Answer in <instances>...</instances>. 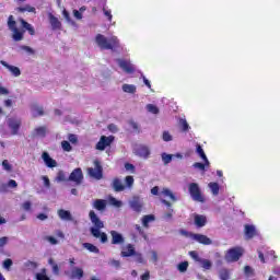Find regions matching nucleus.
<instances>
[{
  "label": "nucleus",
  "instance_id": "nucleus-18",
  "mask_svg": "<svg viewBox=\"0 0 280 280\" xmlns=\"http://www.w3.org/2000/svg\"><path fill=\"white\" fill-rule=\"evenodd\" d=\"M110 187L117 194L126 190V185H124V182H121V179L119 177H116L113 179Z\"/></svg>",
  "mask_w": 280,
  "mask_h": 280
},
{
  "label": "nucleus",
  "instance_id": "nucleus-29",
  "mask_svg": "<svg viewBox=\"0 0 280 280\" xmlns=\"http://www.w3.org/2000/svg\"><path fill=\"white\" fill-rule=\"evenodd\" d=\"M156 220V217L154 214H147L142 217V225L144 229H150V222H154Z\"/></svg>",
  "mask_w": 280,
  "mask_h": 280
},
{
  "label": "nucleus",
  "instance_id": "nucleus-22",
  "mask_svg": "<svg viewBox=\"0 0 280 280\" xmlns=\"http://www.w3.org/2000/svg\"><path fill=\"white\" fill-rule=\"evenodd\" d=\"M31 113L33 117H43L45 115V108L38 104H33L31 106Z\"/></svg>",
  "mask_w": 280,
  "mask_h": 280
},
{
  "label": "nucleus",
  "instance_id": "nucleus-47",
  "mask_svg": "<svg viewBox=\"0 0 280 280\" xmlns=\"http://www.w3.org/2000/svg\"><path fill=\"white\" fill-rule=\"evenodd\" d=\"M61 148L63 150V152H71V150H73V147L71 145V142L63 140L61 142Z\"/></svg>",
  "mask_w": 280,
  "mask_h": 280
},
{
  "label": "nucleus",
  "instance_id": "nucleus-61",
  "mask_svg": "<svg viewBox=\"0 0 280 280\" xmlns=\"http://www.w3.org/2000/svg\"><path fill=\"white\" fill-rule=\"evenodd\" d=\"M22 209H24V211H32V201H25L22 205Z\"/></svg>",
  "mask_w": 280,
  "mask_h": 280
},
{
  "label": "nucleus",
  "instance_id": "nucleus-55",
  "mask_svg": "<svg viewBox=\"0 0 280 280\" xmlns=\"http://www.w3.org/2000/svg\"><path fill=\"white\" fill-rule=\"evenodd\" d=\"M2 167L5 172H12V164L8 160L2 161Z\"/></svg>",
  "mask_w": 280,
  "mask_h": 280
},
{
  "label": "nucleus",
  "instance_id": "nucleus-56",
  "mask_svg": "<svg viewBox=\"0 0 280 280\" xmlns=\"http://www.w3.org/2000/svg\"><path fill=\"white\" fill-rule=\"evenodd\" d=\"M136 231H138L139 235H141L143 240H148V234H145V231H143L139 224H136Z\"/></svg>",
  "mask_w": 280,
  "mask_h": 280
},
{
  "label": "nucleus",
  "instance_id": "nucleus-52",
  "mask_svg": "<svg viewBox=\"0 0 280 280\" xmlns=\"http://www.w3.org/2000/svg\"><path fill=\"white\" fill-rule=\"evenodd\" d=\"M125 183H126V187H128L130 189L132 187V185H135V177H132L130 175L126 176Z\"/></svg>",
  "mask_w": 280,
  "mask_h": 280
},
{
  "label": "nucleus",
  "instance_id": "nucleus-7",
  "mask_svg": "<svg viewBox=\"0 0 280 280\" xmlns=\"http://www.w3.org/2000/svg\"><path fill=\"white\" fill-rule=\"evenodd\" d=\"M68 180L69 183H74L75 186H79L82 183V180H84V173H82V168L80 167L74 168L70 173Z\"/></svg>",
  "mask_w": 280,
  "mask_h": 280
},
{
  "label": "nucleus",
  "instance_id": "nucleus-20",
  "mask_svg": "<svg viewBox=\"0 0 280 280\" xmlns=\"http://www.w3.org/2000/svg\"><path fill=\"white\" fill-rule=\"evenodd\" d=\"M194 224L197 229H202L203 226H207V215L195 214L194 215Z\"/></svg>",
  "mask_w": 280,
  "mask_h": 280
},
{
  "label": "nucleus",
  "instance_id": "nucleus-21",
  "mask_svg": "<svg viewBox=\"0 0 280 280\" xmlns=\"http://www.w3.org/2000/svg\"><path fill=\"white\" fill-rule=\"evenodd\" d=\"M66 275L69 277V279H82L84 277V270L79 267H73L71 272L66 271Z\"/></svg>",
  "mask_w": 280,
  "mask_h": 280
},
{
  "label": "nucleus",
  "instance_id": "nucleus-19",
  "mask_svg": "<svg viewBox=\"0 0 280 280\" xmlns=\"http://www.w3.org/2000/svg\"><path fill=\"white\" fill-rule=\"evenodd\" d=\"M0 65H2V67H5V69H8V71H10L12 75H14V78H19V75H21V69L19 67L12 66L4 60H1Z\"/></svg>",
  "mask_w": 280,
  "mask_h": 280
},
{
  "label": "nucleus",
  "instance_id": "nucleus-39",
  "mask_svg": "<svg viewBox=\"0 0 280 280\" xmlns=\"http://www.w3.org/2000/svg\"><path fill=\"white\" fill-rule=\"evenodd\" d=\"M48 264L52 268V275H60V267L58 266V264H56V261H54V258H49Z\"/></svg>",
  "mask_w": 280,
  "mask_h": 280
},
{
  "label": "nucleus",
  "instance_id": "nucleus-60",
  "mask_svg": "<svg viewBox=\"0 0 280 280\" xmlns=\"http://www.w3.org/2000/svg\"><path fill=\"white\" fill-rule=\"evenodd\" d=\"M42 180H44V186L46 187V189H49V187H51V182L49 180V177L47 176H42Z\"/></svg>",
  "mask_w": 280,
  "mask_h": 280
},
{
  "label": "nucleus",
  "instance_id": "nucleus-37",
  "mask_svg": "<svg viewBox=\"0 0 280 280\" xmlns=\"http://www.w3.org/2000/svg\"><path fill=\"white\" fill-rule=\"evenodd\" d=\"M199 264L205 270H211V268L213 267V262L206 258H201V260H199Z\"/></svg>",
  "mask_w": 280,
  "mask_h": 280
},
{
  "label": "nucleus",
  "instance_id": "nucleus-32",
  "mask_svg": "<svg viewBox=\"0 0 280 280\" xmlns=\"http://www.w3.org/2000/svg\"><path fill=\"white\" fill-rule=\"evenodd\" d=\"M62 15L66 19L67 23H69V25H72V27H75L78 30V23H75V21L71 19V14H69V11L65 9L62 11Z\"/></svg>",
  "mask_w": 280,
  "mask_h": 280
},
{
  "label": "nucleus",
  "instance_id": "nucleus-46",
  "mask_svg": "<svg viewBox=\"0 0 280 280\" xmlns=\"http://www.w3.org/2000/svg\"><path fill=\"white\" fill-rule=\"evenodd\" d=\"M18 12H36V8H34L30 4H26L24 7L18 8Z\"/></svg>",
  "mask_w": 280,
  "mask_h": 280
},
{
  "label": "nucleus",
  "instance_id": "nucleus-49",
  "mask_svg": "<svg viewBox=\"0 0 280 280\" xmlns=\"http://www.w3.org/2000/svg\"><path fill=\"white\" fill-rule=\"evenodd\" d=\"M244 275H245V277H255V270L250 266H245Z\"/></svg>",
  "mask_w": 280,
  "mask_h": 280
},
{
  "label": "nucleus",
  "instance_id": "nucleus-38",
  "mask_svg": "<svg viewBox=\"0 0 280 280\" xmlns=\"http://www.w3.org/2000/svg\"><path fill=\"white\" fill-rule=\"evenodd\" d=\"M219 279L221 280H229L231 279V272H229V269L222 268L219 270Z\"/></svg>",
  "mask_w": 280,
  "mask_h": 280
},
{
  "label": "nucleus",
  "instance_id": "nucleus-11",
  "mask_svg": "<svg viewBox=\"0 0 280 280\" xmlns=\"http://www.w3.org/2000/svg\"><path fill=\"white\" fill-rule=\"evenodd\" d=\"M116 62L118 67L122 69V71H125V73H129V74L135 73V66L129 61H127L126 59H116Z\"/></svg>",
  "mask_w": 280,
  "mask_h": 280
},
{
  "label": "nucleus",
  "instance_id": "nucleus-2",
  "mask_svg": "<svg viewBox=\"0 0 280 280\" xmlns=\"http://www.w3.org/2000/svg\"><path fill=\"white\" fill-rule=\"evenodd\" d=\"M95 40L102 51L109 49L110 51L115 52L117 49H119V39L117 37H112L108 42L106 36L97 34Z\"/></svg>",
  "mask_w": 280,
  "mask_h": 280
},
{
  "label": "nucleus",
  "instance_id": "nucleus-31",
  "mask_svg": "<svg viewBox=\"0 0 280 280\" xmlns=\"http://www.w3.org/2000/svg\"><path fill=\"white\" fill-rule=\"evenodd\" d=\"M83 248H86L90 253H94L95 255H100V248L95 246L92 243H83L82 244Z\"/></svg>",
  "mask_w": 280,
  "mask_h": 280
},
{
  "label": "nucleus",
  "instance_id": "nucleus-44",
  "mask_svg": "<svg viewBox=\"0 0 280 280\" xmlns=\"http://www.w3.org/2000/svg\"><path fill=\"white\" fill-rule=\"evenodd\" d=\"M12 266H14V261L12 260V258H7L2 262V268H4V270H10Z\"/></svg>",
  "mask_w": 280,
  "mask_h": 280
},
{
  "label": "nucleus",
  "instance_id": "nucleus-42",
  "mask_svg": "<svg viewBox=\"0 0 280 280\" xmlns=\"http://www.w3.org/2000/svg\"><path fill=\"white\" fill-rule=\"evenodd\" d=\"M109 205H112V207H116L117 209L124 207V202L115 197H109Z\"/></svg>",
  "mask_w": 280,
  "mask_h": 280
},
{
  "label": "nucleus",
  "instance_id": "nucleus-35",
  "mask_svg": "<svg viewBox=\"0 0 280 280\" xmlns=\"http://www.w3.org/2000/svg\"><path fill=\"white\" fill-rule=\"evenodd\" d=\"M208 187L210 188L213 196H218V194H220V184L211 182L208 184Z\"/></svg>",
  "mask_w": 280,
  "mask_h": 280
},
{
  "label": "nucleus",
  "instance_id": "nucleus-15",
  "mask_svg": "<svg viewBox=\"0 0 280 280\" xmlns=\"http://www.w3.org/2000/svg\"><path fill=\"white\" fill-rule=\"evenodd\" d=\"M192 240L195 242H198V244H202L203 246H211V244H213V241L205 234H196L195 233V235H192Z\"/></svg>",
  "mask_w": 280,
  "mask_h": 280
},
{
  "label": "nucleus",
  "instance_id": "nucleus-9",
  "mask_svg": "<svg viewBox=\"0 0 280 280\" xmlns=\"http://www.w3.org/2000/svg\"><path fill=\"white\" fill-rule=\"evenodd\" d=\"M21 118L11 117L7 120V126L11 130V135H19V130H21Z\"/></svg>",
  "mask_w": 280,
  "mask_h": 280
},
{
  "label": "nucleus",
  "instance_id": "nucleus-25",
  "mask_svg": "<svg viewBox=\"0 0 280 280\" xmlns=\"http://www.w3.org/2000/svg\"><path fill=\"white\" fill-rule=\"evenodd\" d=\"M196 154H198V156H200V159L203 160V163H206V165H211L209 159L207 158V154L205 153V149H202V145H196Z\"/></svg>",
  "mask_w": 280,
  "mask_h": 280
},
{
  "label": "nucleus",
  "instance_id": "nucleus-28",
  "mask_svg": "<svg viewBox=\"0 0 280 280\" xmlns=\"http://www.w3.org/2000/svg\"><path fill=\"white\" fill-rule=\"evenodd\" d=\"M49 21L54 31L62 27V23H60V20H58V18H56L54 14H49Z\"/></svg>",
  "mask_w": 280,
  "mask_h": 280
},
{
  "label": "nucleus",
  "instance_id": "nucleus-51",
  "mask_svg": "<svg viewBox=\"0 0 280 280\" xmlns=\"http://www.w3.org/2000/svg\"><path fill=\"white\" fill-rule=\"evenodd\" d=\"M108 266H112L113 268H115L116 270H119V268H121V261L116 260V259H110L108 261Z\"/></svg>",
  "mask_w": 280,
  "mask_h": 280
},
{
  "label": "nucleus",
  "instance_id": "nucleus-3",
  "mask_svg": "<svg viewBox=\"0 0 280 280\" xmlns=\"http://www.w3.org/2000/svg\"><path fill=\"white\" fill-rule=\"evenodd\" d=\"M7 25L10 30V32L12 33V39L14 40V43H19L21 40H23V38L25 37V31H21L19 30V27H16V21L14 20V15H10L8 18V22Z\"/></svg>",
  "mask_w": 280,
  "mask_h": 280
},
{
  "label": "nucleus",
  "instance_id": "nucleus-5",
  "mask_svg": "<svg viewBox=\"0 0 280 280\" xmlns=\"http://www.w3.org/2000/svg\"><path fill=\"white\" fill-rule=\"evenodd\" d=\"M243 255H244V249L242 247H232L225 254V261H228V264L240 261V258Z\"/></svg>",
  "mask_w": 280,
  "mask_h": 280
},
{
  "label": "nucleus",
  "instance_id": "nucleus-10",
  "mask_svg": "<svg viewBox=\"0 0 280 280\" xmlns=\"http://www.w3.org/2000/svg\"><path fill=\"white\" fill-rule=\"evenodd\" d=\"M112 236V245L113 246H121L122 244H126V238L124 237V234L112 230L110 232Z\"/></svg>",
  "mask_w": 280,
  "mask_h": 280
},
{
  "label": "nucleus",
  "instance_id": "nucleus-34",
  "mask_svg": "<svg viewBox=\"0 0 280 280\" xmlns=\"http://www.w3.org/2000/svg\"><path fill=\"white\" fill-rule=\"evenodd\" d=\"M23 268L24 270H36V268H38V262L27 260L23 264Z\"/></svg>",
  "mask_w": 280,
  "mask_h": 280
},
{
  "label": "nucleus",
  "instance_id": "nucleus-41",
  "mask_svg": "<svg viewBox=\"0 0 280 280\" xmlns=\"http://www.w3.org/2000/svg\"><path fill=\"white\" fill-rule=\"evenodd\" d=\"M145 109L148 110V113H151V115H159V113H161V110L159 109V106L154 104H148L145 106Z\"/></svg>",
  "mask_w": 280,
  "mask_h": 280
},
{
  "label": "nucleus",
  "instance_id": "nucleus-63",
  "mask_svg": "<svg viewBox=\"0 0 280 280\" xmlns=\"http://www.w3.org/2000/svg\"><path fill=\"white\" fill-rule=\"evenodd\" d=\"M47 242H49V244H51L52 246H56V244H58V241L56 237L54 236H46Z\"/></svg>",
  "mask_w": 280,
  "mask_h": 280
},
{
  "label": "nucleus",
  "instance_id": "nucleus-50",
  "mask_svg": "<svg viewBox=\"0 0 280 280\" xmlns=\"http://www.w3.org/2000/svg\"><path fill=\"white\" fill-rule=\"evenodd\" d=\"M133 257L137 264H145V259H143V254L136 252V254H133Z\"/></svg>",
  "mask_w": 280,
  "mask_h": 280
},
{
  "label": "nucleus",
  "instance_id": "nucleus-27",
  "mask_svg": "<svg viewBox=\"0 0 280 280\" xmlns=\"http://www.w3.org/2000/svg\"><path fill=\"white\" fill-rule=\"evenodd\" d=\"M33 137H39V139H45L47 137V127H37L33 131Z\"/></svg>",
  "mask_w": 280,
  "mask_h": 280
},
{
  "label": "nucleus",
  "instance_id": "nucleus-40",
  "mask_svg": "<svg viewBox=\"0 0 280 280\" xmlns=\"http://www.w3.org/2000/svg\"><path fill=\"white\" fill-rule=\"evenodd\" d=\"M161 159H162V163L164 165H170V162L174 159V155L170 154V153H166V152H163L161 154Z\"/></svg>",
  "mask_w": 280,
  "mask_h": 280
},
{
  "label": "nucleus",
  "instance_id": "nucleus-33",
  "mask_svg": "<svg viewBox=\"0 0 280 280\" xmlns=\"http://www.w3.org/2000/svg\"><path fill=\"white\" fill-rule=\"evenodd\" d=\"M122 91H124V93H130L131 95H135V93H137V85L122 84Z\"/></svg>",
  "mask_w": 280,
  "mask_h": 280
},
{
  "label": "nucleus",
  "instance_id": "nucleus-4",
  "mask_svg": "<svg viewBox=\"0 0 280 280\" xmlns=\"http://www.w3.org/2000/svg\"><path fill=\"white\" fill-rule=\"evenodd\" d=\"M188 194L194 200V202H207V198H205V195H202V190L200 189V185L198 183H190L188 185Z\"/></svg>",
  "mask_w": 280,
  "mask_h": 280
},
{
  "label": "nucleus",
  "instance_id": "nucleus-64",
  "mask_svg": "<svg viewBox=\"0 0 280 280\" xmlns=\"http://www.w3.org/2000/svg\"><path fill=\"white\" fill-rule=\"evenodd\" d=\"M70 143H78V136L73 135V133H70L69 137H68Z\"/></svg>",
  "mask_w": 280,
  "mask_h": 280
},
{
  "label": "nucleus",
  "instance_id": "nucleus-17",
  "mask_svg": "<svg viewBox=\"0 0 280 280\" xmlns=\"http://www.w3.org/2000/svg\"><path fill=\"white\" fill-rule=\"evenodd\" d=\"M42 159L46 167H50V168L58 167V162H56V160H54V158H51V155H49L48 152H43Z\"/></svg>",
  "mask_w": 280,
  "mask_h": 280
},
{
  "label": "nucleus",
  "instance_id": "nucleus-12",
  "mask_svg": "<svg viewBox=\"0 0 280 280\" xmlns=\"http://www.w3.org/2000/svg\"><path fill=\"white\" fill-rule=\"evenodd\" d=\"M244 233H245V240H253V237H256V235H259L257 228L253 224H245Z\"/></svg>",
  "mask_w": 280,
  "mask_h": 280
},
{
  "label": "nucleus",
  "instance_id": "nucleus-48",
  "mask_svg": "<svg viewBox=\"0 0 280 280\" xmlns=\"http://www.w3.org/2000/svg\"><path fill=\"white\" fill-rule=\"evenodd\" d=\"M189 268V262L188 261H182L177 265V270L179 272H185Z\"/></svg>",
  "mask_w": 280,
  "mask_h": 280
},
{
  "label": "nucleus",
  "instance_id": "nucleus-36",
  "mask_svg": "<svg viewBox=\"0 0 280 280\" xmlns=\"http://www.w3.org/2000/svg\"><path fill=\"white\" fill-rule=\"evenodd\" d=\"M8 187H11V189H15V187H19V184L16 183V180L10 179L8 182V184H2L0 189H1V191H5V189H8Z\"/></svg>",
  "mask_w": 280,
  "mask_h": 280
},
{
  "label": "nucleus",
  "instance_id": "nucleus-30",
  "mask_svg": "<svg viewBox=\"0 0 280 280\" xmlns=\"http://www.w3.org/2000/svg\"><path fill=\"white\" fill-rule=\"evenodd\" d=\"M55 180L56 183H69V177H67V173L65 171H59Z\"/></svg>",
  "mask_w": 280,
  "mask_h": 280
},
{
  "label": "nucleus",
  "instance_id": "nucleus-54",
  "mask_svg": "<svg viewBox=\"0 0 280 280\" xmlns=\"http://www.w3.org/2000/svg\"><path fill=\"white\" fill-rule=\"evenodd\" d=\"M189 256L191 257V259H194V261H197L198 264H199L200 260L202 259V258L198 255V252H196V250L189 252Z\"/></svg>",
  "mask_w": 280,
  "mask_h": 280
},
{
  "label": "nucleus",
  "instance_id": "nucleus-16",
  "mask_svg": "<svg viewBox=\"0 0 280 280\" xmlns=\"http://www.w3.org/2000/svg\"><path fill=\"white\" fill-rule=\"evenodd\" d=\"M57 215L62 220L63 222H75V219L73 218V214H71V211L59 209L57 211Z\"/></svg>",
  "mask_w": 280,
  "mask_h": 280
},
{
  "label": "nucleus",
  "instance_id": "nucleus-14",
  "mask_svg": "<svg viewBox=\"0 0 280 280\" xmlns=\"http://www.w3.org/2000/svg\"><path fill=\"white\" fill-rule=\"evenodd\" d=\"M129 207L132 209V211H136V213H141L143 209V203L141 202V198L135 196L132 200L129 201Z\"/></svg>",
  "mask_w": 280,
  "mask_h": 280
},
{
  "label": "nucleus",
  "instance_id": "nucleus-62",
  "mask_svg": "<svg viewBox=\"0 0 280 280\" xmlns=\"http://www.w3.org/2000/svg\"><path fill=\"white\" fill-rule=\"evenodd\" d=\"M125 170L127 171V172H131L132 174H133V172H135V166H133V164L132 163H125Z\"/></svg>",
  "mask_w": 280,
  "mask_h": 280
},
{
  "label": "nucleus",
  "instance_id": "nucleus-43",
  "mask_svg": "<svg viewBox=\"0 0 280 280\" xmlns=\"http://www.w3.org/2000/svg\"><path fill=\"white\" fill-rule=\"evenodd\" d=\"M192 167L195 170H200L201 172H206L207 167H209V165H207V162H196L192 164Z\"/></svg>",
  "mask_w": 280,
  "mask_h": 280
},
{
  "label": "nucleus",
  "instance_id": "nucleus-1",
  "mask_svg": "<svg viewBox=\"0 0 280 280\" xmlns=\"http://www.w3.org/2000/svg\"><path fill=\"white\" fill-rule=\"evenodd\" d=\"M89 218L93 224V226L90 228V234L92 237L100 240L101 244H107L108 234H106V232H102V229H104V221H102V219H100L97 213H95L93 210L89 212Z\"/></svg>",
  "mask_w": 280,
  "mask_h": 280
},
{
  "label": "nucleus",
  "instance_id": "nucleus-57",
  "mask_svg": "<svg viewBox=\"0 0 280 280\" xmlns=\"http://www.w3.org/2000/svg\"><path fill=\"white\" fill-rule=\"evenodd\" d=\"M162 139H163V141L170 142L174 138L170 135V131H164L163 135H162Z\"/></svg>",
  "mask_w": 280,
  "mask_h": 280
},
{
  "label": "nucleus",
  "instance_id": "nucleus-13",
  "mask_svg": "<svg viewBox=\"0 0 280 280\" xmlns=\"http://www.w3.org/2000/svg\"><path fill=\"white\" fill-rule=\"evenodd\" d=\"M133 154L140 159H148L151 154L150 149L145 145H138L133 149Z\"/></svg>",
  "mask_w": 280,
  "mask_h": 280
},
{
  "label": "nucleus",
  "instance_id": "nucleus-58",
  "mask_svg": "<svg viewBox=\"0 0 280 280\" xmlns=\"http://www.w3.org/2000/svg\"><path fill=\"white\" fill-rule=\"evenodd\" d=\"M20 49H22L23 51H26V54H30L31 56L35 54V51L33 50V48L30 47V46H24V45H22V46H20Z\"/></svg>",
  "mask_w": 280,
  "mask_h": 280
},
{
  "label": "nucleus",
  "instance_id": "nucleus-26",
  "mask_svg": "<svg viewBox=\"0 0 280 280\" xmlns=\"http://www.w3.org/2000/svg\"><path fill=\"white\" fill-rule=\"evenodd\" d=\"M127 252H121V257H135L137 255V249H135V245L127 244L126 246Z\"/></svg>",
  "mask_w": 280,
  "mask_h": 280
},
{
  "label": "nucleus",
  "instance_id": "nucleus-8",
  "mask_svg": "<svg viewBox=\"0 0 280 280\" xmlns=\"http://www.w3.org/2000/svg\"><path fill=\"white\" fill-rule=\"evenodd\" d=\"M115 141V136H102L100 138V141L96 143L95 148L96 150H100L101 152H104L110 144Z\"/></svg>",
  "mask_w": 280,
  "mask_h": 280
},
{
  "label": "nucleus",
  "instance_id": "nucleus-24",
  "mask_svg": "<svg viewBox=\"0 0 280 280\" xmlns=\"http://www.w3.org/2000/svg\"><path fill=\"white\" fill-rule=\"evenodd\" d=\"M106 200L105 199H96L93 201V209H96V211H106Z\"/></svg>",
  "mask_w": 280,
  "mask_h": 280
},
{
  "label": "nucleus",
  "instance_id": "nucleus-59",
  "mask_svg": "<svg viewBox=\"0 0 280 280\" xmlns=\"http://www.w3.org/2000/svg\"><path fill=\"white\" fill-rule=\"evenodd\" d=\"M103 13L105 16H107V20L109 21V23L113 21V13L110 10H106V8H103Z\"/></svg>",
  "mask_w": 280,
  "mask_h": 280
},
{
  "label": "nucleus",
  "instance_id": "nucleus-53",
  "mask_svg": "<svg viewBox=\"0 0 280 280\" xmlns=\"http://www.w3.org/2000/svg\"><path fill=\"white\" fill-rule=\"evenodd\" d=\"M179 234L183 235L184 237H190V240H194V232H189L187 230L180 229Z\"/></svg>",
  "mask_w": 280,
  "mask_h": 280
},
{
  "label": "nucleus",
  "instance_id": "nucleus-6",
  "mask_svg": "<svg viewBox=\"0 0 280 280\" xmlns=\"http://www.w3.org/2000/svg\"><path fill=\"white\" fill-rule=\"evenodd\" d=\"M88 174L91 178H95V180H102L104 178V167L102 166V163H100L98 160H95L94 168H88Z\"/></svg>",
  "mask_w": 280,
  "mask_h": 280
},
{
  "label": "nucleus",
  "instance_id": "nucleus-45",
  "mask_svg": "<svg viewBox=\"0 0 280 280\" xmlns=\"http://www.w3.org/2000/svg\"><path fill=\"white\" fill-rule=\"evenodd\" d=\"M179 126L182 127L183 132H187V131H189V128H191V127H189V124L187 122V119H185V118L179 119Z\"/></svg>",
  "mask_w": 280,
  "mask_h": 280
},
{
  "label": "nucleus",
  "instance_id": "nucleus-23",
  "mask_svg": "<svg viewBox=\"0 0 280 280\" xmlns=\"http://www.w3.org/2000/svg\"><path fill=\"white\" fill-rule=\"evenodd\" d=\"M20 22L23 27V31L28 32L30 36H34L36 34V30L27 21H25L24 19H21Z\"/></svg>",
  "mask_w": 280,
  "mask_h": 280
}]
</instances>
